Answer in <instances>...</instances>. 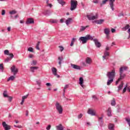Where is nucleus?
<instances>
[{"label": "nucleus", "instance_id": "obj_1", "mask_svg": "<svg viewBox=\"0 0 130 130\" xmlns=\"http://www.w3.org/2000/svg\"><path fill=\"white\" fill-rule=\"evenodd\" d=\"M88 40H93V37L90 35H87L85 37H81L79 39V41L82 42V44L87 43V41Z\"/></svg>", "mask_w": 130, "mask_h": 130}, {"label": "nucleus", "instance_id": "obj_2", "mask_svg": "<svg viewBox=\"0 0 130 130\" xmlns=\"http://www.w3.org/2000/svg\"><path fill=\"white\" fill-rule=\"evenodd\" d=\"M55 106L56 107V109L57 111L58 112L59 114H62V112L63 111V109H62V106L61 105L59 104L58 102H56L55 104Z\"/></svg>", "mask_w": 130, "mask_h": 130}, {"label": "nucleus", "instance_id": "obj_3", "mask_svg": "<svg viewBox=\"0 0 130 130\" xmlns=\"http://www.w3.org/2000/svg\"><path fill=\"white\" fill-rule=\"evenodd\" d=\"M77 6H78V1L71 0V11H74L75 9H77Z\"/></svg>", "mask_w": 130, "mask_h": 130}, {"label": "nucleus", "instance_id": "obj_4", "mask_svg": "<svg viewBox=\"0 0 130 130\" xmlns=\"http://www.w3.org/2000/svg\"><path fill=\"white\" fill-rule=\"evenodd\" d=\"M107 77L108 79H114L115 77V70H113L111 72H109L107 73Z\"/></svg>", "mask_w": 130, "mask_h": 130}, {"label": "nucleus", "instance_id": "obj_5", "mask_svg": "<svg viewBox=\"0 0 130 130\" xmlns=\"http://www.w3.org/2000/svg\"><path fill=\"white\" fill-rule=\"evenodd\" d=\"M11 71L12 73H13L14 76H16V75H17V73H18V69H16V66H15V65H13L11 67Z\"/></svg>", "mask_w": 130, "mask_h": 130}, {"label": "nucleus", "instance_id": "obj_6", "mask_svg": "<svg viewBox=\"0 0 130 130\" xmlns=\"http://www.w3.org/2000/svg\"><path fill=\"white\" fill-rule=\"evenodd\" d=\"M92 40L94 42V44L98 48L101 47V43H100V42L98 41V40L97 39H93Z\"/></svg>", "mask_w": 130, "mask_h": 130}, {"label": "nucleus", "instance_id": "obj_7", "mask_svg": "<svg viewBox=\"0 0 130 130\" xmlns=\"http://www.w3.org/2000/svg\"><path fill=\"white\" fill-rule=\"evenodd\" d=\"M120 77L118 78L119 80L121 81V80H123L124 78H125V74H123V72H122V70L121 69H120Z\"/></svg>", "mask_w": 130, "mask_h": 130}, {"label": "nucleus", "instance_id": "obj_8", "mask_svg": "<svg viewBox=\"0 0 130 130\" xmlns=\"http://www.w3.org/2000/svg\"><path fill=\"white\" fill-rule=\"evenodd\" d=\"M2 125L5 130H10L11 129V126L7 124L6 122H3L2 123Z\"/></svg>", "mask_w": 130, "mask_h": 130}, {"label": "nucleus", "instance_id": "obj_9", "mask_svg": "<svg viewBox=\"0 0 130 130\" xmlns=\"http://www.w3.org/2000/svg\"><path fill=\"white\" fill-rule=\"evenodd\" d=\"M52 72L53 73V75H54V76H56L57 78H59V77H60L59 75H57V70L56 69V68L53 67L52 68Z\"/></svg>", "mask_w": 130, "mask_h": 130}, {"label": "nucleus", "instance_id": "obj_10", "mask_svg": "<svg viewBox=\"0 0 130 130\" xmlns=\"http://www.w3.org/2000/svg\"><path fill=\"white\" fill-rule=\"evenodd\" d=\"M87 113L88 114H90V115H92V116L96 115V113L95 112V111L91 109H88L87 111Z\"/></svg>", "mask_w": 130, "mask_h": 130}, {"label": "nucleus", "instance_id": "obj_11", "mask_svg": "<svg viewBox=\"0 0 130 130\" xmlns=\"http://www.w3.org/2000/svg\"><path fill=\"white\" fill-rule=\"evenodd\" d=\"M71 67L72 69H74V70H81V67L78 65L71 63Z\"/></svg>", "mask_w": 130, "mask_h": 130}, {"label": "nucleus", "instance_id": "obj_12", "mask_svg": "<svg viewBox=\"0 0 130 130\" xmlns=\"http://www.w3.org/2000/svg\"><path fill=\"white\" fill-rule=\"evenodd\" d=\"M114 127H115V125H114V124L111 123H109L108 128L109 130H115Z\"/></svg>", "mask_w": 130, "mask_h": 130}, {"label": "nucleus", "instance_id": "obj_13", "mask_svg": "<svg viewBox=\"0 0 130 130\" xmlns=\"http://www.w3.org/2000/svg\"><path fill=\"white\" fill-rule=\"evenodd\" d=\"M25 23L27 25H29V24H34V20L32 19V18H28Z\"/></svg>", "mask_w": 130, "mask_h": 130}, {"label": "nucleus", "instance_id": "obj_14", "mask_svg": "<svg viewBox=\"0 0 130 130\" xmlns=\"http://www.w3.org/2000/svg\"><path fill=\"white\" fill-rule=\"evenodd\" d=\"M87 18L88 20H95L98 18V15H95V16H91L90 15H87Z\"/></svg>", "mask_w": 130, "mask_h": 130}, {"label": "nucleus", "instance_id": "obj_15", "mask_svg": "<svg viewBox=\"0 0 130 130\" xmlns=\"http://www.w3.org/2000/svg\"><path fill=\"white\" fill-rule=\"evenodd\" d=\"M99 123L101 126H103V117L99 118Z\"/></svg>", "mask_w": 130, "mask_h": 130}, {"label": "nucleus", "instance_id": "obj_16", "mask_svg": "<svg viewBox=\"0 0 130 130\" xmlns=\"http://www.w3.org/2000/svg\"><path fill=\"white\" fill-rule=\"evenodd\" d=\"M72 21H73V19L71 17L68 18V19L66 20V24L67 25V26H69V25L72 23Z\"/></svg>", "mask_w": 130, "mask_h": 130}, {"label": "nucleus", "instance_id": "obj_17", "mask_svg": "<svg viewBox=\"0 0 130 130\" xmlns=\"http://www.w3.org/2000/svg\"><path fill=\"white\" fill-rule=\"evenodd\" d=\"M89 25H86L85 26H81L80 28V32H83V31H85V29H87V28H88Z\"/></svg>", "mask_w": 130, "mask_h": 130}, {"label": "nucleus", "instance_id": "obj_18", "mask_svg": "<svg viewBox=\"0 0 130 130\" xmlns=\"http://www.w3.org/2000/svg\"><path fill=\"white\" fill-rule=\"evenodd\" d=\"M79 84L81 86V87H84V85H83V84H84V79L83 78V77H80L79 78Z\"/></svg>", "mask_w": 130, "mask_h": 130}, {"label": "nucleus", "instance_id": "obj_19", "mask_svg": "<svg viewBox=\"0 0 130 130\" xmlns=\"http://www.w3.org/2000/svg\"><path fill=\"white\" fill-rule=\"evenodd\" d=\"M104 32L106 35H108L110 33V29L108 28H106L104 29Z\"/></svg>", "mask_w": 130, "mask_h": 130}, {"label": "nucleus", "instance_id": "obj_20", "mask_svg": "<svg viewBox=\"0 0 130 130\" xmlns=\"http://www.w3.org/2000/svg\"><path fill=\"white\" fill-rule=\"evenodd\" d=\"M94 22H95V23H96L98 24L101 25V24H102L103 23V22H104V19H100V20H95Z\"/></svg>", "mask_w": 130, "mask_h": 130}, {"label": "nucleus", "instance_id": "obj_21", "mask_svg": "<svg viewBox=\"0 0 130 130\" xmlns=\"http://www.w3.org/2000/svg\"><path fill=\"white\" fill-rule=\"evenodd\" d=\"M51 12H50V10H45L43 12V14L45 16H49Z\"/></svg>", "mask_w": 130, "mask_h": 130}, {"label": "nucleus", "instance_id": "obj_22", "mask_svg": "<svg viewBox=\"0 0 130 130\" xmlns=\"http://www.w3.org/2000/svg\"><path fill=\"white\" fill-rule=\"evenodd\" d=\"M30 71L32 73H34V72H35V70H38L39 68L38 67H30Z\"/></svg>", "mask_w": 130, "mask_h": 130}, {"label": "nucleus", "instance_id": "obj_23", "mask_svg": "<svg viewBox=\"0 0 130 130\" xmlns=\"http://www.w3.org/2000/svg\"><path fill=\"white\" fill-rule=\"evenodd\" d=\"M123 85L124 83L123 82H121L120 85H119L118 87V92H119V91H120V90H121L122 89V88L123 87Z\"/></svg>", "mask_w": 130, "mask_h": 130}, {"label": "nucleus", "instance_id": "obj_24", "mask_svg": "<svg viewBox=\"0 0 130 130\" xmlns=\"http://www.w3.org/2000/svg\"><path fill=\"white\" fill-rule=\"evenodd\" d=\"M91 61H92V60L90 58L87 57V58H86L85 62L86 63H87L88 64H90Z\"/></svg>", "mask_w": 130, "mask_h": 130}, {"label": "nucleus", "instance_id": "obj_25", "mask_svg": "<svg viewBox=\"0 0 130 130\" xmlns=\"http://www.w3.org/2000/svg\"><path fill=\"white\" fill-rule=\"evenodd\" d=\"M56 129L57 130H63V126L61 124H60L59 125L56 126Z\"/></svg>", "mask_w": 130, "mask_h": 130}, {"label": "nucleus", "instance_id": "obj_26", "mask_svg": "<svg viewBox=\"0 0 130 130\" xmlns=\"http://www.w3.org/2000/svg\"><path fill=\"white\" fill-rule=\"evenodd\" d=\"M109 55V53L106 51L104 53V55L103 56V60H104L105 59H106V56H108Z\"/></svg>", "mask_w": 130, "mask_h": 130}, {"label": "nucleus", "instance_id": "obj_27", "mask_svg": "<svg viewBox=\"0 0 130 130\" xmlns=\"http://www.w3.org/2000/svg\"><path fill=\"white\" fill-rule=\"evenodd\" d=\"M130 26L128 24H126L125 27H122V29L123 31H126L127 29H129Z\"/></svg>", "mask_w": 130, "mask_h": 130}, {"label": "nucleus", "instance_id": "obj_28", "mask_svg": "<svg viewBox=\"0 0 130 130\" xmlns=\"http://www.w3.org/2000/svg\"><path fill=\"white\" fill-rule=\"evenodd\" d=\"M58 59L59 60L58 63L60 66V64H61V61L63 60V57H62V56L58 57Z\"/></svg>", "mask_w": 130, "mask_h": 130}, {"label": "nucleus", "instance_id": "obj_29", "mask_svg": "<svg viewBox=\"0 0 130 130\" xmlns=\"http://www.w3.org/2000/svg\"><path fill=\"white\" fill-rule=\"evenodd\" d=\"M58 3L61 5V6H64L66 5V2H63L62 0H57Z\"/></svg>", "mask_w": 130, "mask_h": 130}, {"label": "nucleus", "instance_id": "obj_30", "mask_svg": "<svg viewBox=\"0 0 130 130\" xmlns=\"http://www.w3.org/2000/svg\"><path fill=\"white\" fill-rule=\"evenodd\" d=\"M15 76H11L8 79V82L9 81H14L15 80Z\"/></svg>", "mask_w": 130, "mask_h": 130}, {"label": "nucleus", "instance_id": "obj_31", "mask_svg": "<svg viewBox=\"0 0 130 130\" xmlns=\"http://www.w3.org/2000/svg\"><path fill=\"white\" fill-rule=\"evenodd\" d=\"M111 105L112 106H115L116 105V102H115V99H113L111 102Z\"/></svg>", "mask_w": 130, "mask_h": 130}, {"label": "nucleus", "instance_id": "obj_32", "mask_svg": "<svg viewBox=\"0 0 130 130\" xmlns=\"http://www.w3.org/2000/svg\"><path fill=\"white\" fill-rule=\"evenodd\" d=\"M113 82V79H109L108 80V82L107 83L108 86L110 85V84Z\"/></svg>", "mask_w": 130, "mask_h": 130}, {"label": "nucleus", "instance_id": "obj_33", "mask_svg": "<svg viewBox=\"0 0 130 130\" xmlns=\"http://www.w3.org/2000/svg\"><path fill=\"white\" fill-rule=\"evenodd\" d=\"M111 108H109L108 109V116H111Z\"/></svg>", "mask_w": 130, "mask_h": 130}, {"label": "nucleus", "instance_id": "obj_34", "mask_svg": "<svg viewBox=\"0 0 130 130\" xmlns=\"http://www.w3.org/2000/svg\"><path fill=\"white\" fill-rule=\"evenodd\" d=\"M3 96H4V97H5V98H6L9 96V95H8V91L7 90L4 91Z\"/></svg>", "mask_w": 130, "mask_h": 130}, {"label": "nucleus", "instance_id": "obj_35", "mask_svg": "<svg viewBox=\"0 0 130 130\" xmlns=\"http://www.w3.org/2000/svg\"><path fill=\"white\" fill-rule=\"evenodd\" d=\"M39 44H40V42H38L36 46V48L38 50H40V48H39Z\"/></svg>", "mask_w": 130, "mask_h": 130}, {"label": "nucleus", "instance_id": "obj_36", "mask_svg": "<svg viewBox=\"0 0 130 130\" xmlns=\"http://www.w3.org/2000/svg\"><path fill=\"white\" fill-rule=\"evenodd\" d=\"M120 69H121L122 73H123V71H126L127 70V67H121Z\"/></svg>", "mask_w": 130, "mask_h": 130}, {"label": "nucleus", "instance_id": "obj_37", "mask_svg": "<svg viewBox=\"0 0 130 130\" xmlns=\"http://www.w3.org/2000/svg\"><path fill=\"white\" fill-rule=\"evenodd\" d=\"M28 51H29L30 52H34V49L32 47H29L27 49Z\"/></svg>", "mask_w": 130, "mask_h": 130}, {"label": "nucleus", "instance_id": "obj_38", "mask_svg": "<svg viewBox=\"0 0 130 130\" xmlns=\"http://www.w3.org/2000/svg\"><path fill=\"white\" fill-rule=\"evenodd\" d=\"M9 13L10 15H15V14H17V11L15 10H12V11H10Z\"/></svg>", "mask_w": 130, "mask_h": 130}, {"label": "nucleus", "instance_id": "obj_39", "mask_svg": "<svg viewBox=\"0 0 130 130\" xmlns=\"http://www.w3.org/2000/svg\"><path fill=\"white\" fill-rule=\"evenodd\" d=\"M4 54H5V55H9V54H10V52L8 50H5L4 51Z\"/></svg>", "mask_w": 130, "mask_h": 130}, {"label": "nucleus", "instance_id": "obj_40", "mask_svg": "<svg viewBox=\"0 0 130 130\" xmlns=\"http://www.w3.org/2000/svg\"><path fill=\"white\" fill-rule=\"evenodd\" d=\"M75 40H76L75 38H73L71 41V43L70 44V46H73L74 45V43L75 42Z\"/></svg>", "mask_w": 130, "mask_h": 130}, {"label": "nucleus", "instance_id": "obj_41", "mask_svg": "<svg viewBox=\"0 0 130 130\" xmlns=\"http://www.w3.org/2000/svg\"><path fill=\"white\" fill-rule=\"evenodd\" d=\"M37 64V61L35 60H32V61L31 63V64L32 66H36Z\"/></svg>", "mask_w": 130, "mask_h": 130}, {"label": "nucleus", "instance_id": "obj_42", "mask_svg": "<svg viewBox=\"0 0 130 130\" xmlns=\"http://www.w3.org/2000/svg\"><path fill=\"white\" fill-rule=\"evenodd\" d=\"M0 70L2 72H4V64H0Z\"/></svg>", "mask_w": 130, "mask_h": 130}, {"label": "nucleus", "instance_id": "obj_43", "mask_svg": "<svg viewBox=\"0 0 130 130\" xmlns=\"http://www.w3.org/2000/svg\"><path fill=\"white\" fill-rule=\"evenodd\" d=\"M7 98H8V101L9 102H12V100H13V97L11 96H8Z\"/></svg>", "mask_w": 130, "mask_h": 130}, {"label": "nucleus", "instance_id": "obj_44", "mask_svg": "<svg viewBox=\"0 0 130 130\" xmlns=\"http://www.w3.org/2000/svg\"><path fill=\"white\" fill-rule=\"evenodd\" d=\"M59 48L60 49V51L62 52L63 51V49H64V48H63V47H62V46H59Z\"/></svg>", "mask_w": 130, "mask_h": 130}, {"label": "nucleus", "instance_id": "obj_45", "mask_svg": "<svg viewBox=\"0 0 130 130\" xmlns=\"http://www.w3.org/2000/svg\"><path fill=\"white\" fill-rule=\"evenodd\" d=\"M125 120H126V121H127L128 124L129 125L130 124V119L125 118Z\"/></svg>", "mask_w": 130, "mask_h": 130}, {"label": "nucleus", "instance_id": "obj_46", "mask_svg": "<svg viewBox=\"0 0 130 130\" xmlns=\"http://www.w3.org/2000/svg\"><path fill=\"white\" fill-rule=\"evenodd\" d=\"M126 87H127V84L125 85V87L123 89V93H125V92H126Z\"/></svg>", "mask_w": 130, "mask_h": 130}, {"label": "nucleus", "instance_id": "obj_47", "mask_svg": "<svg viewBox=\"0 0 130 130\" xmlns=\"http://www.w3.org/2000/svg\"><path fill=\"white\" fill-rule=\"evenodd\" d=\"M50 22H51V23H57V20H56L55 19H53V20H51Z\"/></svg>", "mask_w": 130, "mask_h": 130}, {"label": "nucleus", "instance_id": "obj_48", "mask_svg": "<svg viewBox=\"0 0 130 130\" xmlns=\"http://www.w3.org/2000/svg\"><path fill=\"white\" fill-rule=\"evenodd\" d=\"M11 60V58L8 57L5 60V62H9Z\"/></svg>", "mask_w": 130, "mask_h": 130}, {"label": "nucleus", "instance_id": "obj_49", "mask_svg": "<svg viewBox=\"0 0 130 130\" xmlns=\"http://www.w3.org/2000/svg\"><path fill=\"white\" fill-rule=\"evenodd\" d=\"M92 98H93V99H95V100H98V98H97V96L96 95H93Z\"/></svg>", "mask_w": 130, "mask_h": 130}, {"label": "nucleus", "instance_id": "obj_50", "mask_svg": "<svg viewBox=\"0 0 130 130\" xmlns=\"http://www.w3.org/2000/svg\"><path fill=\"white\" fill-rule=\"evenodd\" d=\"M123 16H124V14H123V13H120L118 15V17H123Z\"/></svg>", "mask_w": 130, "mask_h": 130}, {"label": "nucleus", "instance_id": "obj_51", "mask_svg": "<svg viewBox=\"0 0 130 130\" xmlns=\"http://www.w3.org/2000/svg\"><path fill=\"white\" fill-rule=\"evenodd\" d=\"M28 98V95H26L22 96V100L25 101V99H27Z\"/></svg>", "mask_w": 130, "mask_h": 130}, {"label": "nucleus", "instance_id": "obj_52", "mask_svg": "<svg viewBox=\"0 0 130 130\" xmlns=\"http://www.w3.org/2000/svg\"><path fill=\"white\" fill-rule=\"evenodd\" d=\"M81 117H83V114H80L78 115V118L79 119H81Z\"/></svg>", "mask_w": 130, "mask_h": 130}, {"label": "nucleus", "instance_id": "obj_53", "mask_svg": "<svg viewBox=\"0 0 130 130\" xmlns=\"http://www.w3.org/2000/svg\"><path fill=\"white\" fill-rule=\"evenodd\" d=\"M6 14V11L5 10H3L2 12V16L5 15Z\"/></svg>", "mask_w": 130, "mask_h": 130}, {"label": "nucleus", "instance_id": "obj_54", "mask_svg": "<svg viewBox=\"0 0 130 130\" xmlns=\"http://www.w3.org/2000/svg\"><path fill=\"white\" fill-rule=\"evenodd\" d=\"M99 3V1L98 0H93V4H98Z\"/></svg>", "mask_w": 130, "mask_h": 130}, {"label": "nucleus", "instance_id": "obj_55", "mask_svg": "<svg viewBox=\"0 0 130 130\" xmlns=\"http://www.w3.org/2000/svg\"><path fill=\"white\" fill-rule=\"evenodd\" d=\"M50 128H51V125H48V126H47V127H46V129H47V130H50Z\"/></svg>", "mask_w": 130, "mask_h": 130}, {"label": "nucleus", "instance_id": "obj_56", "mask_svg": "<svg viewBox=\"0 0 130 130\" xmlns=\"http://www.w3.org/2000/svg\"><path fill=\"white\" fill-rule=\"evenodd\" d=\"M8 55H10V56L11 58H14V54H13V53H9V54Z\"/></svg>", "mask_w": 130, "mask_h": 130}, {"label": "nucleus", "instance_id": "obj_57", "mask_svg": "<svg viewBox=\"0 0 130 130\" xmlns=\"http://www.w3.org/2000/svg\"><path fill=\"white\" fill-rule=\"evenodd\" d=\"M68 87H69V85L66 84V85H65L64 87V89H63V90H66V89H68Z\"/></svg>", "mask_w": 130, "mask_h": 130}, {"label": "nucleus", "instance_id": "obj_58", "mask_svg": "<svg viewBox=\"0 0 130 130\" xmlns=\"http://www.w3.org/2000/svg\"><path fill=\"white\" fill-rule=\"evenodd\" d=\"M33 54H29V55L28 56V58H33Z\"/></svg>", "mask_w": 130, "mask_h": 130}, {"label": "nucleus", "instance_id": "obj_59", "mask_svg": "<svg viewBox=\"0 0 130 130\" xmlns=\"http://www.w3.org/2000/svg\"><path fill=\"white\" fill-rule=\"evenodd\" d=\"M112 33H114V32H115L116 30L114 28H112L111 30Z\"/></svg>", "mask_w": 130, "mask_h": 130}, {"label": "nucleus", "instance_id": "obj_60", "mask_svg": "<svg viewBox=\"0 0 130 130\" xmlns=\"http://www.w3.org/2000/svg\"><path fill=\"white\" fill-rule=\"evenodd\" d=\"M37 83L39 85V86H40V84H41V81H37Z\"/></svg>", "mask_w": 130, "mask_h": 130}, {"label": "nucleus", "instance_id": "obj_61", "mask_svg": "<svg viewBox=\"0 0 130 130\" xmlns=\"http://www.w3.org/2000/svg\"><path fill=\"white\" fill-rule=\"evenodd\" d=\"M120 80H119V79L118 78L117 81H116V85H118V83H119V81Z\"/></svg>", "mask_w": 130, "mask_h": 130}, {"label": "nucleus", "instance_id": "obj_62", "mask_svg": "<svg viewBox=\"0 0 130 130\" xmlns=\"http://www.w3.org/2000/svg\"><path fill=\"white\" fill-rule=\"evenodd\" d=\"M28 114H29V111H28V110H27L26 111V113H25L26 116H28Z\"/></svg>", "mask_w": 130, "mask_h": 130}, {"label": "nucleus", "instance_id": "obj_63", "mask_svg": "<svg viewBox=\"0 0 130 130\" xmlns=\"http://www.w3.org/2000/svg\"><path fill=\"white\" fill-rule=\"evenodd\" d=\"M46 85V86H48V87H49V86H51V84H50V83H47Z\"/></svg>", "mask_w": 130, "mask_h": 130}, {"label": "nucleus", "instance_id": "obj_64", "mask_svg": "<svg viewBox=\"0 0 130 130\" xmlns=\"http://www.w3.org/2000/svg\"><path fill=\"white\" fill-rule=\"evenodd\" d=\"M108 50H109V47H106V51H108Z\"/></svg>", "mask_w": 130, "mask_h": 130}]
</instances>
